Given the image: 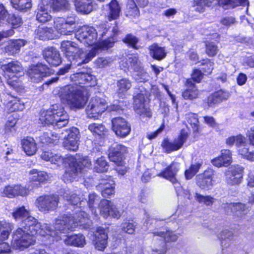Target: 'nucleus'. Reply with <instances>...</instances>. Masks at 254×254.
I'll return each instance as SVG.
<instances>
[{
  "label": "nucleus",
  "instance_id": "obj_1",
  "mask_svg": "<svg viewBox=\"0 0 254 254\" xmlns=\"http://www.w3.org/2000/svg\"><path fill=\"white\" fill-rule=\"evenodd\" d=\"M96 29L93 26L84 25L78 29L75 37L85 46H92L88 53L84 52L82 48L70 41L61 43V49L65 57L74 64L77 65L88 63L102 50L112 47L115 42V35L118 28L116 25L111 28L107 23Z\"/></svg>",
  "mask_w": 254,
  "mask_h": 254
},
{
  "label": "nucleus",
  "instance_id": "obj_2",
  "mask_svg": "<svg viewBox=\"0 0 254 254\" xmlns=\"http://www.w3.org/2000/svg\"><path fill=\"white\" fill-rule=\"evenodd\" d=\"M12 215L15 220L22 219V224L25 225L22 226L24 229L18 228L12 236L11 244L15 249L23 250L34 244L35 235L46 237V233L50 232L47 224L38 223L25 207H19Z\"/></svg>",
  "mask_w": 254,
  "mask_h": 254
},
{
  "label": "nucleus",
  "instance_id": "obj_3",
  "mask_svg": "<svg viewBox=\"0 0 254 254\" xmlns=\"http://www.w3.org/2000/svg\"><path fill=\"white\" fill-rule=\"evenodd\" d=\"M42 159L52 164L60 166L64 163L68 165L63 176L64 181L67 183L77 181L79 177L86 176V172L90 169L91 161L88 157L81 158L79 155H67L64 158L57 153L51 151H43L41 155Z\"/></svg>",
  "mask_w": 254,
  "mask_h": 254
},
{
  "label": "nucleus",
  "instance_id": "obj_4",
  "mask_svg": "<svg viewBox=\"0 0 254 254\" xmlns=\"http://www.w3.org/2000/svg\"><path fill=\"white\" fill-rule=\"evenodd\" d=\"M86 75L87 72L83 71L73 74L70 78L75 84L58 87L54 90L53 93L58 96L62 102L66 103L71 109L82 108L87 100L81 86L85 84Z\"/></svg>",
  "mask_w": 254,
  "mask_h": 254
},
{
  "label": "nucleus",
  "instance_id": "obj_5",
  "mask_svg": "<svg viewBox=\"0 0 254 254\" xmlns=\"http://www.w3.org/2000/svg\"><path fill=\"white\" fill-rule=\"evenodd\" d=\"M69 117L64 108L61 105H53L47 110L41 112L39 121L44 125H52L58 128L65 126Z\"/></svg>",
  "mask_w": 254,
  "mask_h": 254
},
{
  "label": "nucleus",
  "instance_id": "obj_6",
  "mask_svg": "<svg viewBox=\"0 0 254 254\" xmlns=\"http://www.w3.org/2000/svg\"><path fill=\"white\" fill-rule=\"evenodd\" d=\"M50 232H47V236L50 242L58 241L61 239V233H66L72 231L76 227V223L74 222L73 217L66 215L61 216L56 219L54 224V230L48 224Z\"/></svg>",
  "mask_w": 254,
  "mask_h": 254
},
{
  "label": "nucleus",
  "instance_id": "obj_7",
  "mask_svg": "<svg viewBox=\"0 0 254 254\" xmlns=\"http://www.w3.org/2000/svg\"><path fill=\"white\" fill-rule=\"evenodd\" d=\"M124 70L133 71V77L137 82H145L149 80V76L142 67L138 57L135 55H129L124 58L120 63Z\"/></svg>",
  "mask_w": 254,
  "mask_h": 254
},
{
  "label": "nucleus",
  "instance_id": "obj_8",
  "mask_svg": "<svg viewBox=\"0 0 254 254\" xmlns=\"http://www.w3.org/2000/svg\"><path fill=\"white\" fill-rule=\"evenodd\" d=\"M217 3L225 9L233 8L239 5L247 6L248 13L249 5L248 0H193L192 7L194 10L201 13L205 10L206 6H210Z\"/></svg>",
  "mask_w": 254,
  "mask_h": 254
},
{
  "label": "nucleus",
  "instance_id": "obj_9",
  "mask_svg": "<svg viewBox=\"0 0 254 254\" xmlns=\"http://www.w3.org/2000/svg\"><path fill=\"white\" fill-rule=\"evenodd\" d=\"M76 19L74 15L66 18L58 17L54 20V28L61 35H70L75 31Z\"/></svg>",
  "mask_w": 254,
  "mask_h": 254
},
{
  "label": "nucleus",
  "instance_id": "obj_10",
  "mask_svg": "<svg viewBox=\"0 0 254 254\" xmlns=\"http://www.w3.org/2000/svg\"><path fill=\"white\" fill-rule=\"evenodd\" d=\"M107 102L104 99L95 97L91 98L86 108V113L88 118L98 119L106 110Z\"/></svg>",
  "mask_w": 254,
  "mask_h": 254
},
{
  "label": "nucleus",
  "instance_id": "obj_11",
  "mask_svg": "<svg viewBox=\"0 0 254 254\" xmlns=\"http://www.w3.org/2000/svg\"><path fill=\"white\" fill-rule=\"evenodd\" d=\"M52 70L42 63L31 65L27 70V74L31 82L39 83L44 77L50 75Z\"/></svg>",
  "mask_w": 254,
  "mask_h": 254
},
{
  "label": "nucleus",
  "instance_id": "obj_12",
  "mask_svg": "<svg viewBox=\"0 0 254 254\" xmlns=\"http://www.w3.org/2000/svg\"><path fill=\"white\" fill-rule=\"evenodd\" d=\"M134 109L135 112L142 117L150 118L152 113L147 103V91H140L134 96Z\"/></svg>",
  "mask_w": 254,
  "mask_h": 254
},
{
  "label": "nucleus",
  "instance_id": "obj_13",
  "mask_svg": "<svg viewBox=\"0 0 254 254\" xmlns=\"http://www.w3.org/2000/svg\"><path fill=\"white\" fill-rule=\"evenodd\" d=\"M190 133L188 129H182L178 137L173 141H170L167 138L164 139L161 144L163 150L168 153L179 150L186 141Z\"/></svg>",
  "mask_w": 254,
  "mask_h": 254
},
{
  "label": "nucleus",
  "instance_id": "obj_14",
  "mask_svg": "<svg viewBox=\"0 0 254 254\" xmlns=\"http://www.w3.org/2000/svg\"><path fill=\"white\" fill-rule=\"evenodd\" d=\"M2 67L5 77L8 78L7 83L9 84H11L13 81H16L18 77L23 74L22 65L17 61H12L3 65Z\"/></svg>",
  "mask_w": 254,
  "mask_h": 254
},
{
  "label": "nucleus",
  "instance_id": "obj_15",
  "mask_svg": "<svg viewBox=\"0 0 254 254\" xmlns=\"http://www.w3.org/2000/svg\"><path fill=\"white\" fill-rule=\"evenodd\" d=\"M180 164L176 162H173L165 169L159 174L157 176L169 180L174 185L176 190L177 192L179 194L182 187L180 184L178 182L176 178V175L179 169Z\"/></svg>",
  "mask_w": 254,
  "mask_h": 254
},
{
  "label": "nucleus",
  "instance_id": "obj_16",
  "mask_svg": "<svg viewBox=\"0 0 254 254\" xmlns=\"http://www.w3.org/2000/svg\"><path fill=\"white\" fill-rule=\"evenodd\" d=\"M127 152V148L125 145L115 143L109 149L108 157L110 160L118 166L124 164L125 155Z\"/></svg>",
  "mask_w": 254,
  "mask_h": 254
},
{
  "label": "nucleus",
  "instance_id": "obj_17",
  "mask_svg": "<svg viewBox=\"0 0 254 254\" xmlns=\"http://www.w3.org/2000/svg\"><path fill=\"white\" fill-rule=\"evenodd\" d=\"M154 234V240L155 237H159V240L161 241V248L159 249H153L152 250V254H165V242H175L177 240L178 236L174 234L173 231H168L166 232H155L153 233Z\"/></svg>",
  "mask_w": 254,
  "mask_h": 254
},
{
  "label": "nucleus",
  "instance_id": "obj_18",
  "mask_svg": "<svg viewBox=\"0 0 254 254\" xmlns=\"http://www.w3.org/2000/svg\"><path fill=\"white\" fill-rule=\"evenodd\" d=\"M112 124L113 131L118 136L120 137H126L131 131L130 125L122 118H113Z\"/></svg>",
  "mask_w": 254,
  "mask_h": 254
},
{
  "label": "nucleus",
  "instance_id": "obj_19",
  "mask_svg": "<svg viewBox=\"0 0 254 254\" xmlns=\"http://www.w3.org/2000/svg\"><path fill=\"white\" fill-rule=\"evenodd\" d=\"M30 187L21 185L7 186L0 190V194L2 196L12 198L18 195L26 196L29 194Z\"/></svg>",
  "mask_w": 254,
  "mask_h": 254
},
{
  "label": "nucleus",
  "instance_id": "obj_20",
  "mask_svg": "<svg viewBox=\"0 0 254 254\" xmlns=\"http://www.w3.org/2000/svg\"><path fill=\"white\" fill-rule=\"evenodd\" d=\"M243 168L240 165H233L225 172L226 181L228 184L234 186L240 184L243 178Z\"/></svg>",
  "mask_w": 254,
  "mask_h": 254
},
{
  "label": "nucleus",
  "instance_id": "obj_21",
  "mask_svg": "<svg viewBox=\"0 0 254 254\" xmlns=\"http://www.w3.org/2000/svg\"><path fill=\"white\" fill-rule=\"evenodd\" d=\"M183 194L185 197L190 200H194L201 205L210 206L213 204L216 199L213 198L210 195H203L198 192H191L190 190H184Z\"/></svg>",
  "mask_w": 254,
  "mask_h": 254
},
{
  "label": "nucleus",
  "instance_id": "obj_22",
  "mask_svg": "<svg viewBox=\"0 0 254 254\" xmlns=\"http://www.w3.org/2000/svg\"><path fill=\"white\" fill-rule=\"evenodd\" d=\"M67 135L65 136L64 145L67 149L75 151L78 148L79 130L72 127L66 131Z\"/></svg>",
  "mask_w": 254,
  "mask_h": 254
},
{
  "label": "nucleus",
  "instance_id": "obj_23",
  "mask_svg": "<svg viewBox=\"0 0 254 254\" xmlns=\"http://www.w3.org/2000/svg\"><path fill=\"white\" fill-rule=\"evenodd\" d=\"M29 179L30 180L31 185L33 186L30 187L29 191L34 188H38L41 183L47 182L49 176L48 174L44 171H39L36 169H32L29 171Z\"/></svg>",
  "mask_w": 254,
  "mask_h": 254
},
{
  "label": "nucleus",
  "instance_id": "obj_24",
  "mask_svg": "<svg viewBox=\"0 0 254 254\" xmlns=\"http://www.w3.org/2000/svg\"><path fill=\"white\" fill-rule=\"evenodd\" d=\"M108 231V227L104 228L102 227H99L97 228L95 234L96 237L95 246L97 250L103 251L107 247Z\"/></svg>",
  "mask_w": 254,
  "mask_h": 254
},
{
  "label": "nucleus",
  "instance_id": "obj_25",
  "mask_svg": "<svg viewBox=\"0 0 254 254\" xmlns=\"http://www.w3.org/2000/svg\"><path fill=\"white\" fill-rule=\"evenodd\" d=\"M44 59L53 66L59 65L62 61L59 52L53 47H48L43 52Z\"/></svg>",
  "mask_w": 254,
  "mask_h": 254
},
{
  "label": "nucleus",
  "instance_id": "obj_26",
  "mask_svg": "<svg viewBox=\"0 0 254 254\" xmlns=\"http://www.w3.org/2000/svg\"><path fill=\"white\" fill-rule=\"evenodd\" d=\"M232 153L229 149H222L220 155L211 160L212 164L217 167H227L232 162Z\"/></svg>",
  "mask_w": 254,
  "mask_h": 254
},
{
  "label": "nucleus",
  "instance_id": "obj_27",
  "mask_svg": "<svg viewBox=\"0 0 254 254\" xmlns=\"http://www.w3.org/2000/svg\"><path fill=\"white\" fill-rule=\"evenodd\" d=\"M47 4L48 1L46 0H42L39 3L36 18L40 22L45 23L52 18L49 13V12L51 11V7L50 6L46 5Z\"/></svg>",
  "mask_w": 254,
  "mask_h": 254
},
{
  "label": "nucleus",
  "instance_id": "obj_28",
  "mask_svg": "<svg viewBox=\"0 0 254 254\" xmlns=\"http://www.w3.org/2000/svg\"><path fill=\"white\" fill-rule=\"evenodd\" d=\"M213 172L211 170L204 171L196 176V184L201 189H209L212 186Z\"/></svg>",
  "mask_w": 254,
  "mask_h": 254
},
{
  "label": "nucleus",
  "instance_id": "obj_29",
  "mask_svg": "<svg viewBox=\"0 0 254 254\" xmlns=\"http://www.w3.org/2000/svg\"><path fill=\"white\" fill-rule=\"evenodd\" d=\"M59 197L57 195H43L37 197L35 202L36 206H57Z\"/></svg>",
  "mask_w": 254,
  "mask_h": 254
},
{
  "label": "nucleus",
  "instance_id": "obj_30",
  "mask_svg": "<svg viewBox=\"0 0 254 254\" xmlns=\"http://www.w3.org/2000/svg\"><path fill=\"white\" fill-rule=\"evenodd\" d=\"M235 237V231L231 229H225L221 232L218 236L220 244L223 251L228 249L230 246V241H233Z\"/></svg>",
  "mask_w": 254,
  "mask_h": 254
},
{
  "label": "nucleus",
  "instance_id": "obj_31",
  "mask_svg": "<svg viewBox=\"0 0 254 254\" xmlns=\"http://www.w3.org/2000/svg\"><path fill=\"white\" fill-rule=\"evenodd\" d=\"M76 10L82 14L90 13L93 9L92 0H72Z\"/></svg>",
  "mask_w": 254,
  "mask_h": 254
},
{
  "label": "nucleus",
  "instance_id": "obj_32",
  "mask_svg": "<svg viewBox=\"0 0 254 254\" xmlns=\"http://www.w3.org/2000/svg\"><path fill=\"white\" fill-rule=\"evenodd\" d=\"M229 93L228 91L220 90L215 92L210 95L207 99V104L209 107L221 102L226 100L229 97Z\"/></svg>",
  "mask_w": 254,
  "mask_h": 254
},
{
  "label": "nucleus",
  "instance_id": "obj_33",
  "mask_svg": "<svg viewBox=\"0 0 254 254\" xmlns=\"http://www.w3.org/2000/svg\"><path fill=\"white\" fill-rule=\"evenodd\" d=\"M22 148L28 156L34 155L37 151V144L35 140L31 137H26L21 140Z\"/></svg>",
  "mask_w": 254,
  "mask_h": 254
},
{
  "label": "nucleus",
  "instance_id": "obj_34",
  "mask_svg": "<svg viewBox=\"0 0 254 254\" xmlns=\"http://www.w3.org/2000/svg\"><path fill=\"white\" fill-rule=\"evenodd\" d=\"M65 245L82 248L86 245L84 236L81 234L66 236L64 240Z\"/></svg>",
  "mask_w": 254,
  "mask_h": 254
},
{
  "label": "nucleus",
  "instance_id": "obj_35",
  "mask_svg": "<svg viewBox=\"0 0 254 254\" xmlns=\"http://www.w3.org/2000/svg\"><path fill=\"white\" fill-rule=\"evenodd\" d=\"M37 38L41 40L53 39L57 36L52 28L42 26H39L36 31Z\"/></svg>",
  "mask_w": 254,
  "mask_h": 254
},
{
  "label": "nucleus",
  "instance_id": "obj_36",
  "mask_svg": "<svg viewBox=\"0 0 254 254\" xmlns=\"http://www.w3.org/2000/svg\"><path fill=\"white\" fill-rule=\"evenodd\" d=\"M101 215L104 218L109 216L119 218L123 213L124 210L121 207H97Z\"/></svg>",
  "mask_w": 254,
  "mask_h": 254
},
{
  "label": "nucleus",
  "instance_id": "obj_37",
  "mask_svg": "<svg viewBox=\"0 0 254 254\" xmlns=\"http://www.w3.org/2000/svg\"><path fill=\"white\" fill-rule=\"evenodd\" d=\"M226 144L228 146H232L235 144L238 148V151L244 147L248 148L249 145L246 142V138L241 134L232 136L226 139Z\"/></svg>",
  "mask_w": 254,
  "mask_h": 254
},
{
  "label": "nucleus",
  "instance_id": "obj_38",
  "mask_svg": "<svg viewBox=\"0 0 254 254\" xmlns=\"http://www.w3.org/2000/svg\"><path fill=\"white\" fill-rule=\"evenodd\" d=\"M26 41L23 39L11 40L5 47V51L9 55H14L18 53L20 48L24 46Z\"/></svg>",
  "mask_w": 254,
  "mask_h": 254
},
{
  "label": "nucleus",
  "instance_id": "obj_39",
  "mask_svg": "<svg viewBox=\"0 0 254 254\" xmlns=\"http://www.w3.org/2000/svg\"><path fill=\"white\" fill-rule=\"evenodd\" d=\"M74 222L76 223V227L79 226L82 229H88L90 228L92 225V221L88 217V214L84 211H80L77 216Z\"/></svg>",
  "mask_w": 254,
  "mask_h": 254
},
{
  "label": "nucleus",
  "instance_id": "obj_40",
  "mask_svg": "<svg viewBox=\"0 0 254 254\" xmlns=\"http://www.w3.org/2000/svg\"><path fill=\"white\" fill-rule=\"evenodd\" d=\"M118 93L120 97L123 98L127 91L132 86L131 81L127 78H123L117 81Z\"/></svg>",
  "mask_w": 254,
  "mask_h": 254
},
{
  "label": "nucleus",
  "instance_id": "obj_41",
  "mask_svg": "<svg viewBox=\"0 0 254 254\" xmlns=\"http://www.w3.org/2000/svg\"><path fill=\"white\" fill-rule=\"evenodd\" d=\"M88 203L89 206H93L96 204H98V206H112L110 201L105 199L100 200V197L95 193L89 194Z\"/></svg>",
  "mask_w": 254,
  "mask_h": 254
},
{
  "label": "nucleus",
  "instance_id": "obj_42",
  "mask_svg": "<svg viewBox=\"0 0 254 254\" xmlns=\"http://www.w3.org/2000/svg\"><path fill=\"white\" fill-rule=\"evenodd\" d=\"M190 86L182 93V96L185 99L192 100L196 98L199 91L194 84L191 83L190 80H187V84Z\"/></svg>",
  "mask_w": 254,
  "mask_h": 254
},
{
  "label": "nucleus",
  "instance_id": "obj_43",
  "mask_svg": "<svg viewBox=\"0 0 254 254\" xmlns=\"http://www.w3.org/2000/svg\"><path fill=\"white\" fill-rule=\"evenodd\" d=\"M48 3L47 6H50L51 10L60 11L62 10H66L68 8L69 4L66 0H47Z\"/></svg>",
  "mask_w": 254,
  "mask_h": 254
},
{
  "label": "nucleus",
  "instance_id": "obj_44",
  "mask_svg": "<svg viewBox=\"0 0 254 254\" xmlns=\"http://www.w3.org/2000/svg\"><path fill=\"white\" fill-rule=\"evenodd\" d=\"M13 8L21 11H26L32 7L31 0H10Z\"/></svg>",
  "mask_w": 254,
  "mask_h": 254
},
{
  "label": "nucleus",
  "instance_id": "obj_45",
  "mask_svg": "<svg viewBox=\"0 0 254 254\" xmlns=\"http://www.w3.org/2000/svg\"><path fill=\"white\" fill-rule=\"evenodd\" d=\"M150 53L151 56L154 58L158 60H160L164 58L166 56L164 48L159 47L157 44H153L149 47Z\"/></svg>",
  "mask_w": 254,
  "mask_h": 254
},
{
  "label": "nucleus",
  "instance_id": "obj_46",
  "mask_svg": "<svg viewBox=\"0 0 254 254\" xmlns=\"http://www.w3.org/2000/svg\"><path fill=\"white\" fill-rule=\"evenodd\" d=\"M109 14L108 19L109 20L116 19L120 15L121 8L116 0H112L109 4Z\"/></svg>",
  "mask_w": 254,
  "mask_h": 254
},
{
  "label": "nucleus",
  "instance_id": "obj_47",
  "mask_svg": "<svg viewBox=\"0 0 254 254\" xmlns=\"http://www.w3.org/2000/svg\"><path fill=\"white\" fill-rule=\"evenodd\" d=\"M203 164V160L199 159L195 164H192L189 169L186 170L185 175L186 179L189 180L191 179L199 171Z\"/></svg>",
  "mask_w": 254,
  "mask_h": 254
},
{
  "label": "nucleus",
  "instance_id": "obj_48",
  "mask_svg": "<svg viewBox=\"0 0 254 254\" xmlns=\"http://www.w3.org/2000/svg\"><path fill=\"white\" fill-rule=\"evenodd\" d=\"M13 228V225L11 223L4 222L2 224L0 221V242L5 241L8 238L10 232Z\"/></svg>",
  "mask_w": 254,
  "mask_h": 254
},
{
  "label": "nucleus",
  "instance_id": "obj_49",
  "mask_svg": "<svg viewBox=\"0 0 254 254\" xmlns=\"http://www.w3.org/2000/svg\"><path fill=\"white\" fill-rule=\"evenodd\" d=\"M109 165L105 157L98 158L94 163L93 170L97 173H104L108 171Z\"/></svg>",
  "mask_w": 254,
  "mask_h": 254
},
{
  "label": "nucleus",
  "instance_id": "obj_50",
  "mask_svg": "<svg viewBox=\"0 0 254 254\" xmlns=\"http://www.w3.org/2000/svg\"><path fill=\"white\" fill-rule=\"evenodd\" d=\"M88 129L94 135L101 136L107 132V129L102 124H90L88 126Z\"/></svg>",
  "mask_w": 254,
  "mask_h": 254
},
{
  "label": "nucleus",
  "instance_id": "obj_51",
  "mask_svg": "<svg viewBox=\"0 0 254 254\" xmlns=\"http://www.w3.org/2000/svg\"><path fill=\"white\" fill-rule=\"evenodd\" d=\"M6 106L10 112L22 111L25 108L24 102L17 98L9 100L6 103Z\"/></svg>",
  "mask_w": 254,
  "mask_h": 254
},
{
  "label": "nucleus",
  "instance_id": "obj_52",
  "mask_svg": "<svg viewBox=\"0 0 254 254\" xmlns=\"http://www.w3.org/2000/svg\"><path fill=\"white\" fill-rule=\"evenodd\" d=\"M127 16L136 17L139 15V11L134 0H128L126 10Z\"/></svg>",
  "mask_w": 254,
  "mask_h": 254
},
{
  "label": "nucleus",
  "instance_id": "obj_53",
  "mask_svg": "<svg viewBox=\"0 0 254 254\" xmlns=\"http://www.w3.org/2000/svg\"><path fill=\"white\" fill-rule=\"evenodd\" d=\"M186 119L192 127L193 132H197L199 127L197 115L195 114L190 113L186 115Z\"/></svg>",
  "mask_w": 254,
  "mask_h": 254
},
{
  "label": "nucleus",
  "instance_id": "obj_54",
  "mask_svg": "<svg viewBox=\"0 0 254 254\" xmlns=\"http://www.w3.org/2000/svg\"><path fill=\"white\" fill-rule=\"evenodd\" d=\"M63 197L71 205L78 206V204L79 205L82 204L80 198L76 194H72L71 195H69V190H67L64 192Z\"/></svg>",
  "mask_w": 254,
  "mask_h": 254
},
{
  "label": "nucleus",
  "instance_id": "obj_55",
  "mask_svg": "<svg viewBox=\"0 0 254 254\" xmlns=\"http://www.w3.org/2000/svg\"><path fill=\"white\" fill-rule=\"evenodd\" d=\"M7 16L8 17L6 19V21L11 25L13 28H16L20 26L22 24V19L19 16L14 14H7Z\"/></svg>",
  "mask_w": 254,
  "mask_h": 254
},
{
  "label": "nucleus",
  "instance_id": "obj_56",
  "mask_svg": "<svg viewBox=\"0 0 254 254\" xmlns=\"http://www.w3.org/2000/svg\"><path fill=\"white\" fill-rule=\"evenodd\" d=\"M17 121L13 117H9L4 127L5 133H12L15 131Z\"/></svg>",
  "mask_w": 254,
  "mask_h": 254
},
{
  "label": "nucleus",
  "instance_id": "obj_57",
  "mask_svg": "<svg viewBox=\"0 0 254 254\" xmlns=\"http://www.w3.org/2000/svg\"><path fill=\"white\" fill-rule=\"evenodd\" d=\"M110 188H115V181L111 177H108L107 179H102L98 186V188L101 190Z\"/></svg>",
  "mask_w": 254,
  "mask_h": 254
},
{
  "label": "nucleus",
  "instance_id": "obj_58",
  "mask_svg": "<svg viewBox=\"0 0 254 254\" xmlns=\"http://www.w3.org/2000/svg\"><path fill=\"white\" fill-rule=\"evenodd\" d=\"M206 52L209 57H213L216 55L218 51V49L216 44L213 42H206Z\"/></svg>",
  "mask_w": 254,
  "mask_h": 254
},
{
  "label": "nucleus",
  "instance_id": "obj_59",
  "mask_svg": "<svg viewBox=\"0 0 254 254\" xmlns=\"http://www.w3.org/2000/svg\"><path fill=\"white\" fill-rule=\"evenodd\" d=\"M57 139L52 138L48 132L44 133L40 136V140L44 144H55L57 143Z\"/></svg>",
  "mask_w": 254,
  "mask_h": 254
},
{
  "label": "nucleus",
  "instance_id": "obj_60",
  "mask_svg": "<svg viewBox=\"0 0 254 254\" xmlns=\"http://www.w3.org/2000/svg\"><path fill=\"white\" fill-rule=\"evenodd\" d=\"M124 43L127 44L130 47L137 49L136 44L138 42L137 38L131 34H128L123 39Z\"/></svg>",
  "mask_w": 254,
  "mask_h": 254
},
{
  "label": "nucleus",
  "instance_id": "obj_61",
  "mask_svg": "<svg viewBox=\"0 0 254 254\" xmlns=\"http://www.w3.org/2000/svg\"><path fill=\"white\" fill-rule=\"evenodd\" d=\"M239 153L247 160L254 161V151H250L249 148L245 147L240 149Z\"/></svg>",
  "mask_w": 254,
  "mask_h": 254
},
{
  "label": "nucleus",
  "instance_id": "obj_62",
  "mask_svg": "<svg viewBox=\"0 0 254 254\" xmlns=\"http://www.w3.org/2000/svg\"><path fill=\"white\" fill-rule=\"evenodd\" d=\"M112 62L109 58H98L95 62V64L99 68H103L110 64Z\"/></svg>",
  "mask_w": 254,
  "mask_h": 254
},
{
  "label": "nucleus",
  "instance_id": "obj_63",
  "mask_svg": "<svg viewBox=\"0 0 254 254\" xmlns=\"http://www.w3.org/2000/svg\"><path fill=\"white\" fill-rule=\"evenodd\" d=\"M136 225L133 222H125L122 224V229L124 232L132 234L134 233Z\"/></svg>",
  "mask_w": 254,
  "mask_h": 254
},
{
  "label": "nucleus",
  "instance_id": "obj_64",
  "mask_svg": "<svg viewBox=\"0 0 254 254\" xmlns=\"http://www.w3.org/2000/svg\"><path fill=\"white\" fill-rule=\"evenodd\" d=\"M227 210H231L234 215L238 217H241L246 213V210L245 207H226Z\"/></svg>",
  "mask_w": 254,
  "mask_h": 254
}]
</instances>
